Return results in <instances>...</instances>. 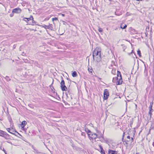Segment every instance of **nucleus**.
I'll return each mask as SVG.
<instances>
[{
    "label": "nucleus",
    "mask_w": 154,
    "mask_h": 154,
    "mask_svg": "<svg viewBox=\"0 0 154 154\" xmlns=\"http://www.w3.org/2000/svg\"><path fill=\"white\" fill-rule=\"evenodd\" d=\"M5 78L7 81H10L11 80V79L9 78V77L7 76H6Z\"/></svg>",
    "instance_id": "obj_24"
},
{
    "label": "nucleus",
    "mask_w": 154,
    "mask_h": 154,
    "mask_svg": "<svg viewBox=\"0 0 154 154\" xmlns=\"http://www.w3.org/2000/svg\"><path fill=\"white\" fill-rule=\"evenodd\" d=\"M100 152L101 154H106L103 149H100Z\"/></svg>",
    "instance_id": "obj_22"
},
{
    "label": "nucleus",
    "mask_w": 154,
    "mask_h": 154,
    "mask_svg": "<svg viewBox=\"0 0 154 154\" xmlns=\"http://www.w3.org/2000/svg\"><path fill=\"white\" fill-rule=\"evenodd\" d=\"M34 64L35 65L38 66V67H39V66H40L38 63L36 62H35L34 63Z\"/></svg>",
    "instance_id": "obj_25"
},
{
    "label": "nucleus",
    "mask_w": 154,
    "mask_h": 154,
    "mask_svg": "<svg viewBox=\"0 0 154 154\" xmlns=\"http://www.w3.org/2000/svg\"><path fill=\"white\" fill-rule=\"evenodd\" d=\"M109 96V93L108 90L106 89L104 90L103 93V99L104 100L107 99L108 96Z\"/></svg>",
    "instance_id": "obj_5"
},
{
    "label": "nucleus",
    "mask_w": 154,
    "mask_h": 154,
    "mask_svg": "<svg viewBox=\"0 0 154 154\" xmlns=\"http://www.w3.org/2000/svg\"><path fill=\"white\" fill-rule=\"evenodd\" d=\"M146 36V37H147V35H148V34L147 32H146V33H145Z\"/></svg>",
    "instance_id": "obj_43"
},
{
    "label": "nucleus",
    "mask_w": 154,
    "mask_h": 154,
    "mask_svg": "<svg viewBox=\"0 0 154 154\" xmlns=\"http://www.w3.org/2000/svg\"><path fill=\"white\" fill-rule=\"evenodd\" d=\"M152 108V106L150 105L149 106V108Z\"/></svg>",
    "instance_id": "obj_45"
},
{
    "label": "nucleus",
    "mask_w": 154,
    "mask_h": 154,
    "mask_svg": "<svg viewBox=\"0 0 154 154\" xmlns=\"http://www.w3.org/2000/svg\"><path fill=\"white\" fill-rule=\"evenodd\" d=\"M0 149H1L4 152H6V151L4 149V148L3 147V149H2V147L1 146V147H0Z\"/></svg>",
    "instance_id": "obj_34"
},
{
    "label": "nucleus",
    "mask_w": 154,
    "mask_h": 154,
    "mask_svg": "<svg viewBox=\"0 0 154 154\" xmlns=\"http://www.w3.org/2000/svg\"><path fill=\"white\" fill-rule=\"evenodd\" d=\"M77 75V73L76 71H74L72 73V76L73 77H75Z\"/></svg>",
    "instance_id": "obj_19"
},
{
    "label": "nucleus",
    "mask_w": 154,
    "mask_h": 154,
    "mask_svg": "<svg viewBox=\"0 0 154 154\" xmlns=\"http://www.w3.org/2000/svg\"><path fill=\"white\" fill-rule=\"evenodd\" d=\"M88 136L89 138L91 140H93L94 139L95 141H96V139L97 138V134L95 133H91L89 134H88Z\"/></svg>",
    "instance_id": "obj_3"
},
{
    "label": "nucleus",
    "mask_w": 154,
    "mask_h": 154,
    "mask_svg": "<svg viewBox=\"0 0 154 154\" xmlns=\"http://www.w3.org/2000/svg\"><path fill=\"white\" fill-rule=\"evenodd\" d=\"M88 71L89 72L92 73V71H93L92 69H90L89 68H88Z\"/></svg>",
    "instance_id": "obj_29"
},
{
    "label": "nucleus",
    "mask_w": 154,
    "mask_h": 154,
    "mask_svg": "<svg viewBox=\"0 0 154 154\" xmlns=\"http://www.w3.org/2000/svg\"><path fill=\"white\" fill-rule=\"evenodd\" d=\"M25 154H28L27 153H26V152Z\"/></svg>",
    "instance_id": "obj_51"
},
{
    "label": "nucleus",
    "mask_w": 154,
    "mask_h": 154,
    "mask_svg": "<svg viewBox=\"0 0 154 154\" xmlns=\"http://www.w3.org/2000/svg\"><path fill=\"white\" fill-rule=\"evenodd\" d=\"M86 132H87V133L88 135V134H89L91 133L92 132H91V131L89 130H88L87 131L86 130L85 131Z\"/></svg>",
    "instance_id": "obj_26"
},
{
    "label": "nucleus",
    "mask_w": 154,
    "mask_h": 154,
    "mask_svg": "<svg viewBox=\"0 0 154 154\" xmlns=\"http://www.w3.org/2000/svg\"><path fill=\"white\" fill-rule=\"evenodd\" d=\"M12 1L13 2V3H14L15 4H16V3L17 2L18 0H12Z\"/></svg>",
    "instance_id": "obj_32"
},
{
    "label": "nucleus",
    "mask_w": 154,
    "mask_h": 154,
    "mask_svg": "<svg viewBox=\"0 0 154 154\" xmlns=\"http://www.w3.org/2000/svg\"><path fill=\"white\" fill-rule=\"evenodd\" d=\"M137 54L139 55V57H142V56H141V51H140V50L138 49L137 51Z\"/></svg>",
    "instance_id": "obj_21"
},
{
    "label": "nucleus",
    "mask_w": 154,
    "mask_h": 154,
    "mask_svg": "<svg viewBox=\"0 0 154 154\" xmlns=\"http://www.w3.org/2000/svg\"><path fill=\"white\" fill-rule=\"evenodd\" d=\"M62 15L63 16H64V14H62Z\"/></svg>",
    "instance_id": "obj_47"
},
{
    "label": "nucleus",
    "mask_w": 154,
    "mask_h": 154,
    "mask_svg": "<svg viewBox=\"0 0 154 154\" xmlns=\"http://www.w3.org/2000/svg\"><path fill=\"white\" fill-rule=\"evenodd\" d=\"M64 103H65V105L68 104V103L67 102H66V101H64Z\"/></svg>",
    "instance_id": "obj_41"
},
{
    "label": "nucleus",
    "mask_w": 154,
    "mask_h": 154,
    "mask_svg": "<svg viewBox=\"0 0 154 154\" xmlns=\"http://www.w3.org/2000/svg\"><path fill=\"white\" fill-rule=\"evenodd\" d=\"M144 73H146V74H147V70L146 69V68H145V70H144Z\"/></svg>",
    "instance_id": "obj_37"
},
{
    "label": "nucleus",
    "mask_w": 154,
    "mask_h": 154,
    "mask_svg": "<svg viewBox=\"0 0 154 154\" xmlns=\"http://www.w3.org/2000/svg\"><path fill=\"white\" fill-rule=\"evenodd\" d=\"M27 124V122L25 121H23L21 124V128H24V126Z\"/></svg>",
    "instance_id": "obj_12"
},
{
    "label": "nucleus",
    "mask_w": 154,
    "mask_h": 154,
    "mask_svg": "<svg viewBox=\"0 0 154 154\" xmlns=\"http://www.w3.org/2000/svg\"><path fill=\"white\" fill-rule=\"evenodd\" d=\"M103 142H105L106 143L108 144L109 145V140H107V139H104V138H103Z\"/></svg>",
    "instance_id": "obj_15"
},
{
    "label": "nucleus",
    "mask_w": 154,
    "mask_h": 154,
    "mask_svg": "<svg viewBox=\"0 0 154 154\" xmlns=\"http://www.w3.org/2000/svg\"><path fill=\"white\" fill-rule=\"evenodd\" d=\"M153 111V109L152 108L149 109V111L148 113V114L150 116V118H151L152 115V112Z\"/></svg>",
    "instance_id": "obj_13"
},
{
    "label": "nucleus",
    "mask_w": 154,
    "mask_h": 154,
    "mask_svg": "<svg viewBox=\"0 0 154 154\" xmlns=\"http://www.w3.org/2000/svg\"><path fill=\"white\" fill-rule=\"evenodd\" d=\"M99 147L100 148V149H103V147L101 145H99Z\"/></svg>",
    "instance_id": "obj_38"
},
{
    "label": "nucleus",
    "mask_w": 154,
    "mask_h": 154,
    "mask_svg": "<svg viewBox=\"0 0 154 154\" xmlns=\"http://www.w3.org/2000/svg\"><path fill=\"white\" fill-rule=\"evenodd\" d=\"M98 31L99 32H103V29L102 28H101L100 27H99V29H98Z\"/></svg>",
    "instance_id": "obj_23"
},
{
    "label": "nucleus",
    "mask_w": 154,
    "mask_h": 154,
    "mask_svg": "<svg viewBox=\"0 0 154 154\" xmlns=\"http://www.w3.org/2000/svg\"><path fill=\"white\" fill-rule=\"evenodd\" d=\"M103 135L102 134H101L100 136L97 135V138H100V137H102L103 138Z\"/></svg>",
    "instance_id": "obj_28"
},
{
    "label": "nucleus",
    "mask_w": 154,
    "mask_h": 154,
    "mask_svg": "<svg viewBox=\"0 0 154 154\" xmlns=\"http://www.w3.org/2000/svg\"><path fill=\"white\" fill-rule=\"evenodd\" d=\"M32 20V24H29V25H37V24H36V22L33 19L32 20Z\"/></svg>",
    "instance_id": "obj_20"
},
{
    "label": "nucleus",
    "mask_w": 154,
    "mask_h": 154,
    "mask_svg": "<svg viewBox=\"0 0 154 154\" xmlns=\"http://www.w3.org/2000/svg\"><path fill=\"white\" fill-rule=\"evenodd\" d=\"M0 136L3 137L7 139L8 137L9 136V135L6 132L0 130Z\"/></svg>",
    "instance_id": "obj_4"
},
{
    "label": "nucleus",
    "mask_w": 154,
    "mask_h": 154,
    "mask_svg": "<svg viewBox=\"0 0 154 154\" xmlns=\"http://www.w3.org/2000/svg\"><path fill=\"white\" fill-rule=\"evenodd\" d=\"M99 53H100V51L97 49L94 50L93 52V59H94L95 57L97 55V54H99Z\"/></svg>",
    "instance_id": "obj_7"
},
{
    "label": "nucleus",
    "mask_w": 154,
    "mask_h": 154,
    "mask_svg": "<svg viewBox=\"0 0 154 154\" xmlns=\"http://www.w3.org/2000/svg\"><path fill=\"white\" fill-rule=\"evenodd\" d=\"M52 24H49V25L48 26H47L45 25H43V26H42L45 29H48L51 30H52V29H53V27H52Z\"/></svg>",
    "instance_id": "obj_10"
},
{
    "label": "nucleus",
    "mask_w": 154,
    "mask_h": 154,
    "mask_svg": "<svg viewBox=\"0 0 154 154\" xmlns=\"http://www.w3.org/2000/svg\"><path fill=\"white\" fill-rule=\"evenodd\" d=\"M58 20L57 18V17L53 18L52 19V21H54V20Z\"/></svg>",
    "instance_id": "obj_30"
},
{
    "label": "nucleus",
    "mask_w": 154,
    "mask_h": 154,
    "mask_svg": "<svg viewBox=\"0 0 154 154\" xmlns=\"http://www.w3.org/2000/svg\"><path fill=\"white\" fill-rule=\"evenodd\" d=\"M81 135L82 136H84L85 137V132H82L81 133Z\"/></svg>",
    "instance_id": "obj_33"
},
{
    "label": "nucleus",
    "mask_w": 154,
    "mask_h": 154,
    "mask_svg": "<svg viewBox=\"0 0 154 154\" xmlns=\"http://www.w3.org/2000/svg\"><path fill=\"white\" fill-rule=\"evenodd\" d=\"M127 26L126 24H125L124 23L121 24L120 25V28L121 29H125Z\"/></svg>",
    "instance_id": "obj_14"
},
{
    "label": "nucleus",
    "mask_w": 154,
    "mask_h": 154,
    "mask_svg": "<svg viewBox=\"0 0 154 154\" xmlns=\"http://www.w3.org/2000/svg\"><path fill=\"white\" fill-rule=\"evenodd\" d=\"M127 140H125V142L126 144H127V142H130L131 143H132L134 141V139L133 138L131 137H131L130 136L128 135L127 136Z\"/></svg>",
    "instance_id": "obj_9"
},
{
    "label": "nucleus",
    "mask_w": 154,
    "mask_h": 154,
    "mask_svg": "<svg viewBox=\"0 0 154 154\" xmlns=\"http://www.w3.org/2000/svg\"><path fill=\"white\" fill-rule=\"evenodd\" d=\"M118 152L117 151L111 150L110 149L108 150L109 154H117Z\"/></svg>",
    "instance_id": "obj_11"
},
{
    "label": "nucleus",
    "mask_w": 154,
    "mask_h": 154,
    "mask_svg": "<svg viewBox=\"0 0 154 154\" xmlns=\"http://www.w3.org/2000/svg\"><path fill=\"white\" fill-rule=\"evenodd\" d=\"M153 102H151L150 103V105H151V106H152V105L153 104Z\"/></svg>",
    "instance_id": "obj_39"
},
{
    "label": "nucleus",
    "mask_w": 154,
    "mask_h": 154,
    "mask_svg": "<svg viewBox=\"0 0 154 154\" xmlns=\"http://www.w3.org/2000/svg\"><path fill=\"white\" fill-rule=\"evenodd\" d=\"M124 134H125V132H124L123 135V136H122V140L123 139V137H124Z\"/></svg>",
    "instance_id": "obj_46"
},
{
    "label": "nucleus",
    "mask_w": 154,
    "mask_h": 154,
    "mask_svg": "<svg viewBox=\"0 0 154 154\" xmlns=\"http://www.w3.org/2000/svg\"><path fill=\"white\" fill-rule=\"evenodd\" d=\"M93 59L95 61L99 63L100 62L101 60L100 53H99V54H97L96 56H95V57L94 59Z\"/></svg>",
    "instance_id": "obj_8"
},
{
    "label": "nucleus",
    "mask_w": 154,
    "mask_h": 154,
    "mask_svg": "<svg viewBox=\"0 0 154 154\" xmlns=\"http://www.w3.org/2000/svg\"><path fill=\"white\" fill-rule=\"evenodd\" d=\"M22 11V10L20 8L17 7L13 9L12 10V12L13 13L19 14L21 13Z\"/></svg>",
    "instance_id": "obj_6"
},
{
    "label": "nucleus",
    "mask_w": 154,
    "mask_h": 154,
    "mask_svg": "<svg viewBox=\"0 0 154 154\" xmlns=\"http://www.w3.org/2000/svg\"><path fill=\"white\" fill-rule=\"evenodd\" d=\"M14 13H12L11 14H10V17H13L14 16Z\"/></svg>",
    "instance_id": "obj_36"
},
{
    "label": "nucleus",
    "mask_w": 154,
    "mask_h": 154,
    "mask_svg": "<svg viewBox=\"0 0 154 154\" xmlns=\"http://www.w3.org/2000/svg\"><path fill=\"white\" fill-rule=\"evenodd\" d=\"M22 55H25L26 54L24 53V52H23L22 53Z\"/></svg>",
    "instance_id": "obj_44"
},
{
    "label": "nucleus",
    "mask_w": 154,
    "mask_h": 154,
    "mask_svg": "<svg viewBox=\"0 0 154 154\" xmlns=\"http://www.w3.org/2000/svg\"><path fill=\"white\" fill-rule=\"evenodd\" d=\"M13 129V128H6V129L7 130V131L9 132L11 134H14V135H15V134H14V133H13L12 132H10V131H11L12 129Z\"/></svg>",
    "instance_id": "obj_18"
},
{
    "label": "nucleus",
    "mask_w": 154,
    "mask_h": 154,
    "mask_svg": "<svg viewBox=\"0 0 154 154\" xmlns=\"http://www.w3.org/2000/svg\"><path fill=\"white\" fill-rule=\"evenodd\" d=\"M136 154H139V153H137Z\"/></svg>",
    "instance_id": "obj_50"
},
{
    "label": "nucleus",
    "mask_w": 154,
    "mask_h": 154,
    "mask_svg": "<svg viewBox=\"0 0 154 154\" xmlns=\"http://www.w3.org/2000/svg\"><path fill=\"white\" fill-rule=\"evenodd\" d=\"M32 149L34 150L35 151V153H40L41 152H39L37 149H35V148L33 146H32Z\"/></svg>",
    "instance_id": "obj_16"
},
{
    "label": "nucleus",
    "mask_w": 154,
    "mask_h": 154,
    "mask_svg": "<svg viewBox=\"0 0 154 154\" xmlns=\"http://www.w3.org/2000/svg\"><path fill=\"white\" fill-rule=\"evenodd\" d=\"M9 122H10L11 124H12V123L13 122L12 120L11 119H10L9 120Z\"/></svg>",
    "instance_id": "obj_35"
},
{
    "label": "nucleus",
    "mask_w": 154,
    "mask_h": 154,
    "mask_svg": "<svg viewBox=\"0 0 154 154\" xmlns=\"http://www.w3.org/2000/svg\"><path fill=\"white\" fill-rule=\"evenodd\" d=\"M23 19H26L28 21H29V20H32L33 19V17L31 15L30 17L29 18H26V17H23Z\"/></svg>",
    "instance_id": "obj_17"
},
{
    "label": "nucleus",
    "mask_w": 154,
    "mask_h": 154,
    "mask_svg": "<svg viewBox=\"0 0 154 154\" xmlns=\"http://www.w3.org/2000/svg\"><path fill=\"white\" fill-rule=\"evenodd\" d=\"M134 30V33L135 34H137V31H135L134 29H133Z\"/></svg>",
    "instance_id": "obj_42"
},
{
    "label": "nucleus",
    "mask_w": 154,
    "mask_h": 154,
    "mask_svg": "<svg viewBox=\"0 0 154 154\" xmlns=\"http://www.w3.org/2000/svg\"><path fill=\"white\" fill-rule=\"evenodd\" d=\"M152 28H151L150 29V30L149 31V34H150V36H152L151 35L152 34Z\"/></svg>",
    "instance_id": "obj_31"
},
{
    "label": "nucleus",
    "mask_w": 154,
    "mask_h": 154,
    "mask_svg": "<svg viewBox=\"0 0 154 154\" xmlns=\"http://www.w3.org/2000/svg\"><path fill=\"white\" fill-rule=\"evenodd\" d=\"M67 80H69V78H67Z\"/></svg>",
    "instance_id": "obj_48"
},
{
    "label": "nucleus",
    "mask_w": 154,
    "mask_h": 154,
    "mask_svg": "<svg viewBox=\"0 0 154 154\" xmlns=\"http://www.w3.org/2000/svg\"><path fill=\"white\" fill-rule=\"evenodd\" d=\"M96 131H97V133H98L99 132V131H97V130Z\"/></svg>",
    "instance_id": "obj_49"
},
{
    "label": "nucleus",
    "mask_w": 154,
    "mask_h": 154,
    "mask_svg": "<svg viewBox=\"0 0 154 154\" xmlns=\"http://www.w3.org/2000/svg\"><path fill=\"white\" fill-rule=\"evenodd\" d=\"M146 32H149V31L150 30H149V26H147L146 27Z\"/></svg>",
    "instance_id": "obj_27"
},
{
    "label": "nucleus",
    "mask_w": 154,
    "mask_h": 154,
    "mask_svg": "<svg viewBox=\"0 0 154 154\" xmlns=\"http://www.w3.org/2000/svg\"><path fill=\"white\" fill-rule=\"evenodd\" d=\"M61 78L62 79V80L60 83V84L61 90L63 91H66L67 90V88L65 85V82L63 79V77L62 76H61Z\"/></svg>",
    "instance_id": "obj_2"
},
{
    "label": "nucleus",
    "mask_w": 154,
    "mask_h": 154,
    "mask_svg": "<svg viewBox=\"0 0 154 154\" xmlns=\"http://www.w3.org/2000/svg\"><path fill=\"white\" fill-rule=\"evenodd\" d=\"M117 76L113 78L112 82L114 83H116L117 85H120L122 84V80L121 72L119 71H117Z\"/></svg>",
    "instance_id": "obj_1"
},
{
    "label": "nucleus",
    "mask_w": 154,
    "mask_h": 154,
    "mask_svg": "<svg viewBox=\"0 0 154 154\" xmlns=\"http://www.w3.org/2000/svg\"><path fill=\"white\" fill-rule=\"evenodd\" d=\"M23 20L25 21L26 22V23H28V21L27 20H25L24 19H23Z\"/></svg>",
    "instance_id": "obj_40"
}]
</instances>
